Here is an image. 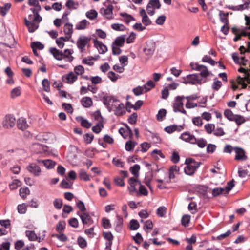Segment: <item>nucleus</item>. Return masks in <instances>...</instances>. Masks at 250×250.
Here are the masks:
<instances>
[{
    "label": "nucleus",
    "instance_id": "nucleus-1",
    "mask_svg": "<svg viewBox=\"0 0 250 250\" xmlns=\"http://www.w3.org/2000/svg\"><path fill=\"white\" fill-rule=\"evenodd\" d=\"M42 21V18L39 13H33L28 16V19L24 18V23L30 33L34 32L39 26V23Z\"/></svg>",
    "mask_w": 250,
    "mask_h": 250
},
{
    "label": "nucleus",
    "instance_id": "nucleus-2",
    "mask_svg": "<svg viewBox=\"0 0 250 250\" xmlns=\"http://www.w3.org/2000/svg\"><path fill=\"white\" fill-rule=\"evenodd\" d=\"M156 48V44L155 42L150 40L146 42L143 51L147 59H149L153 56Z\"/></svg>",
    "mask_w": 250,
    "mask_h": 250
},
{
    "label": "nucleus",
    "instance_id": "nucleus-3",
    "mask_svg": "<svg viewBox=\"0 0 250 250\" xmlns=\"http://www.w3.org/2000/svg\"><path fill=\"white\" fill-rule=\"evenodd\" d=\"M190 65L193 70L200 71V75L202 77L207 78L213 75L212 72L208 71L207 67L205 65H200L197 63H191Z\"/></svg>",
    "mask_w": 250,
    "mask_h": 250
},
{
    "label": "nucleus",
    "instance_id": "nucleus-4",
    "mask_svg": "<svg viewBox=\"0 0 250 250\" xmlns=\"http://www.w3.org/2000/svg\"><path fill=\"white\" fill-rule=\"evenodd\" d=\"M185 97L183 96H177L175 97L173 104V110L175 112H180L183 114H186L187 112L184 109V100Z\"/></svg>",
    "mask_w": 250,
    "mask_h": 250
},
{
    "label": "nucleus",
    "instance_id": "nucleus-5",
    "mask_svg": "<svg viewBox=\"0 0 250 250\" xmlns=\"http://www.w3.org/2000/svg\"><path fill=\"white\" fill-rule=\"evenodd\" d=\"M238 71L240 72L244 73V75L243 77H241L240 76L237 77V83L241 85L242 88H245L247 87V83H250V75L248 73L247 70L243 67H240Z\"/></svg>",
    "mask_w": 250,
    "mask_h": 250
},
{
    "label": "nucleus",
    "instance_id": "nucleus-6",
    "mask_svg": "<svg viewBox=\"0 0 250 250\" xmlns=\"http://www.w3.org/2000/svg\"><path fill=\"white\" fill-rule=\"evenodd\" d=\"M183 79L185 83L201 84L206 82V81L203 80L197 74L188 75L186 77H184Z\"/></svg>",
    "mask_w": 250,
    "mask_h": 250
},
{
    "label": "nucleus",
    "instance_id": "nucleus-7",
    "mask_svg": "<svg viewBox=\"0 0 250 250\" xmlns=\"http://www.w3.org/2000/svg\"><path fill=\"white\" fill-rule=\"evenodd\" d=\"M91 38L84 35L79 36L76 42V45L81 53L85 51V48L89 44Z\"/></svg>",
    "mask_w": 250,
    "mask_h": 250
},
{
    "label": "nucleus",
    "instance_id": "nucleus-8",
    "mask_svg": "<svg viewBox=\"0 0 250 250\" xmlns=\"http://www.w3.org/2000/svg\"><path fill=\"white\" fill-rule=\"evenodd\" d=\"M103 103L107 107L108 110L111 111L114 109L118 104L119 101L112 96H106L103 97Z\"/></svg>",
    "mask_w": 250,
    "mask_h": 250
},
{
    "label": "nucleus",
    "instance_id": "nucleus-9",
    "mask_svg": "<svg viewBox=\"0 0 250 250\" xmlns=\"http://www.w3.org/2000/svg\"><path fill=\"white\" fill-rule=\"evenodd\" d=\"M113 6L111 4H108L107 6H105L100 9V14L108 19H112L113 18Z\"/></svg>",
    "mask_w": 250,
    "mask_h": 250
},
{
    "label": "nucleus",
    "instance_id": "nucleus-10",
    "mask_svg": "<svg viewBox=\"0 0 250 250\" xmlns=\"http://www.w3.org/2000/svg\"><path fill=\"white\" fill-rule=\"evenodd\" d=\"M16 119L12 115H6L2 121V125L5 128H11L15 125Z\"/></svg>",
    "mask_w": 250,
    "mask_h": 250
},
{
    "label": "nucleus",
    "instance_id": "nucleus-11",
    "mask_svg": "<svg viewBox=\"0 0 250 250\" xmlns=\"http://www.w3.org/2000/svg\"><path fill=\"white\" fill-rule=\"evenodd\" d=\"M128 184L129 186L128 187V190L131 194L135 193L137 190V188L139 187L141 184L140 181L134 177L129 178Z\"/></svg>",
    "mask_w": 250,
    "mask_h": 250
},
{
    "label": "nucleus",
    "instance_id": "nucleus-12",
    "mask_svg": "<svg viewBox=\"0 0 250 250\" xmlns=\"http://www.w3.org/2000/svg\"><path fill=\"white\" fill-rule=\"evenodd\" d=\"M180 139L191 144H196L197 143V139L195 136L188 131L181 134Z\"/></svg>",
    "mask_w": 250,
    "mask_h": 250
},
{
    "label": "nucleus",
    "instance_id": "nucleus-13",
    "mask_svg": "<svg viewBox=\"0 0 250 250\" xmlns=\"http://www.w3.org/2000/svg\"><path fill=\"white\" fill-rule=\"evenodd\" d=\"M27 170L35 176H39L41 173V169L40 167L35 163H30L27 167Z\"/></svg>",
    "mask_w": 250,
    "mask_h": 250
},
{
    "label": "nucleus",
    "instance_id": "nucleus-14",
    "mask_svg": "<svg viewBox=\"0 0 250 250\" xmlns=\"http://www.w3.org/2000/svg\"><path fill=\"white\" fill-rule=\"evenodd\" d=\"M63 32L65 35L66 40H69L72 37L73 33V26L70 23H64Z\"/></svg>",
    "mask_w": 250,
    "mask_h": 250
},
{
    "label": "nucleus",
    "instance_id": "nucleus-15",
    "mask_svg": "<svg viewBox=\"0 0 250 250\" xmlns=\"http://www.w3.org/2000/svg\"><path fill=\"white\" fill-rule=\"evenodd\" d=\"M26 236L28 238L30 241H36L37 240L39 242H41L42 241L45 236V234H43L42 236L39 235L38 236L33 231L27 230L25 232Z\"/></svg>",
    "mask_w": 250,
    "mask_h": 250
},
{
    "label": "nucleus",
    "instance_id": "nucleus-16",
    "mask_svg": "<svg viewBox=\"0 0 250 250\" xmlns=\"http://www.w3.org/2000/svg\"><path fill=\"white\" fill-rule=\"evenodd\" d=\"M234 150L236 153L235 160L240 161H245L247 159V156L245 154V151L241 148L234 147Z\"/></svg>",
    "mask_w": 250,
    "mask_h": 250
},
{
    "label": "nucleus",
    "instance_id": "nucleus-17",
    "mask_svg": "<svg viewBox=\"0 0 250 250\" xmlns=\"http://www.w3.org/2000/svg\"><path fill=\"white\" fill-rule=\"evenodd\" d=\"M78 79V76L73 72H70L62 77L64 82L68 84L73 83Z\"/></svg>",
    "mask_w": 250,
    "mask_h": 250
},
{
    "label": "nucleus",
    "instance_id": "nucleus-18",
    "mask_svg": "<svg viewBox=\"0 0 250 250\" xmlns=\"http://www.w3.org/2000/svg\"><path fill=\"white\" fill-rule=\"evenodd\" d=\"M77 214L81 218L83 225H90L93 223V220L88 213L86 212H83L79 214V213L78 212Z\"/></svg>",
    "mask_w": 250,
    "mask_h": 250
},
{
    "label": "nucleus",
    "instance_id": "nucleus-19",
    "mask_svg": "<svg viewBox=\"0 0 250 250\" xmlns=\"http://www.w3.org/2000/svg\"><path fill=\"white\" fill-rule=\"evenodd\" d=\"M29 5L34 6V8H30L33 13H39L41 10V7L39 5L38 0H28Z\"/></svg>",
    "mask_w": 250,
    "mask_h": 250
},
{
    "label": "nucleus",
    "instance_id": "nucleus-20",
    "mask_svg": "<svg viewBox=\"0 0 250 250\" xmlns=\"http://www.w3.org/2000/svg\"><path fill=\"white\" fill-rule=\"evenodd\" d=\"M119 132L125 139H126L127 137L131 138L133 136L131 129L128 126L126 128H120L119 130Z\"/></svg>",
    "mask_w": 250,
    "mask_h": 250
},
{
    "label": "nucleus",
    "instance_id": "nucleus-21",
    "mask_svg": "<svg viewBox=\"0 0 250 250\" xmlns=\"http://www.w3.org/2000/svg\"><path fill=\"white\" fill-rule=\"evenodd\" d=\"M94 43L95 46L97 48L99 53L103 54L107 51V48L106 46L102 42L97 40H94Z\"/></svg>",
    "mask_w": 250,
    "mask_h": 250
},
{
    "label": "nucleus",
    "instance_id": "nucleus-22",
    "mask_svg": "<svg viewBox=\"0 0 250 250\" xmlns=\"http://www.w3.org/2000/svg\"><path fill=\"white\" fill-rule=\"evenodd\" d=\"M140 14L142 17V21L144 24L146 26H147L151 23V21L146 15L145 9H141L140 11Z\"/></svg>",
    "mask_w": 250,
    "mask_h": 250
},
{
    "label": "nucleus",
    "instance_id": "nucleus-23",
    "mask_svg": "<svg viewBox=\"0 0 250 250\" xmlns=\"http://www.w3.org/2000/svg\"><path fill=\"white\" fill-rule=\"evenodd\" d=\"M50 53L53 55L54 57L58 60H62V51L57 49L55 48H51L50 49Z\"/></svg>",
    "mask_w": 250,
    "mask_h": 250
},
{
    "label": "nucleus",
    "instance_id": "nucleus-24",
    "mask_svg": "<svg viewBox=\"0 0 250 250\" xmlns=\"http://www.w3.org/2000/svg\"><path fill=\"white\" fill-rule=\"evenodd\" d=\"M114 113L115 115L118 116H122L125 112L124 110V105L122 103H120L117 104L116 107H114Z\"/></svg>",
    "mask_w": 250,
    "mask_h": 250
},
{
    "label": "nucleus",
    "instance_id": "nucleus-25",
    "mask_svg": "<svg viewBox=\"0 0 250 250\" xmlns=\"http://www.w3.org/2000/svg\"><path fill=\"white\" fill-rule=\"evenodd\" d=\"M73 51L71 49H65L64 52H62V59H64L66 61L71 62L73 60V57L71 55Z\"/></svg>",
    "mask_w": 250,
    "mask_h": 250
},
{
    "label": "nucleus",
    "instance_id": "nucleus-26",
    "mask_svg": "<svg viewBox=\"0 0 250 250\" xmlns=\"http://www.w3.org/2000/svg\"><path fill=\"white\" fill-rule=\"evenodd\" d=\"M17 127L22 130L26 129L28 127V124L25 119L20 118L17 121Z\"/></svg>",
    "mask_w": 250,
    "mask_h": 250
},
{
    "label": "nucleus",
    "instance_id": "nucleus-27",
    "mask_svg": "<svg viewBox=\"0 0 250 250\" xmlns=\"http://www.w3.org/2000/svg\"><path fill=\"white\" fill-rule=\"evenodd\" d=\"M249 4V2H246L244 4H240L238 6H234L229 5L228 6H227V7L228 9L232 10L233 11L243 10L248 8Z\"/></svg>",
    "mask_w": 250,
    "mask_h": 250
},
{
    "label": "nucleus",
    "instance_id": "nucleus-28",
    "mask_svg": "<svg viewBox=\"0 0 250 250\" xmlns=\"http://www.w3.org/2000/svg\"><path fill=\"white\" fill-rule=\"evenodd\" d=\"M183 129L182 126H178L175 125H171L170 126H167L165 128L166 132L168 133H171L175 131H180Z\"/></svg>",
    "mask_w": 250,
    "mask_h": 250
},
{
    "label": "nucleus",
    "instance_id": "nucleus-29",
    "mask_svg": "<svg viewBox=\"0 0 250 250\" xmlns=\"http://www.w3.org/2000/svg\"><path fill=\"white\" fill-rule=\"evenodd\" d=\"M136 195L137 196H147L148 192L146 187L142 184L139 187V190H136L135 192Z\"/></svg>",
    "mask_w": 250,
    "mask_h": 250
},
{
    "label": "nucleus",
    "instance_id": "nucleus-30",
    "mask_svg": "<svg viewBox=\"0 0 250 250\" xmlns=\"http://www.w3.org/2000/svg\"><path fill=\"white\" fill-rule=\"evenodd\" d=\"M186 164H188L189 166H193L192 168H194L195 170L197 168H198L200 165V163L197 162L195 161L192 158H188L186 159L185 161Z\"/></svg>",
    "mask_w": 250,
    "mask_h": 250
},
{
    "label": "nucleus",
    "instance_id": "nucleus-31",
    "mask_svg": "<svg viewBox=\"0 0 250 250\" xmlns=\"http://www.w3.org/2000/svg\"><path fill=\"white\" fill-rule=\"evenodd\" d=\"M89 24V22L86 20H83L78 22L75 26V29L78 30H83L86 28L87 25Z\"/></svg>",
    "mask_w": 250,
    "mask_h": 250
},
{
    "label": "nucleus",
    "instance_id": "nucleus-32",
    "mask_svg": "<svg viewBox=\"0 0 250 250\" xmlns=\"http://www.w3.org/2000/svg\"><path fill=\"white\" fill-rule=\"evenodd\" d=\"M126 37L125 35H123L121 36L118 37L116 38L114 42H113V44L119 46H122L125 42Z\"/></svg>",
    "mask_w": 250,
    "mask_h": 250
},
{
    "label": "nucleus",
    "instance_id": "nucleus-33",
    "mask_svg": "<svg viewBox=\"0 0 250 250\" xmlns=\"http://www.w3.org/2000/svg\"><path fill=\"white\" fill-rule=\"evenodd\" d=\"M82 104L85 107H89L92 105V99L88 97H84L82 100Z\"/></svg>",
    "mask_w": 250,
    "mask_h": 250
},
{
    "label": "nucleus",
    "instance_id": "nucleus-34",
    "mask_svg": "<svg viewBox=\"0 0 250 250\" xmlns=\"http://www.w3.org/2000/svg\"><path fill=\"white\" fill-rule=\"evenodd\" d=\"M11 5L9 3L5 4L3 7L0 6V14L2 16H5L11 8Z\"/></svg>",
    "mask_w": 250,
    "mask_h": 250
},
{
    "label": "nucleus",
    "instance_id": "nucleus-35",
    "mask_svg": "<svg viewBox=\"0 0 250 250\" xmlns=\"http://www.w3.org/2000/svg\"><path fill=\"white\" fill-rule=\"evenodd\" d=\"M136 143L132 141L131 140L127 141L125 145V150L127 151H130L134 149Z\"/></svg>",
    "mask_w": 250,
    "mask_h": 250
},
{
    "label": "nucleus",
    "instance_id": "nucleus-36",
    "mask_svg": "<svg viewBox=\"0 0 250 250\" xmlns=\"http://www.w3.org/2000/svg\"><path fill=\"white\" fill-rule=\"evenodd\" d=\"M77 121L80 122L81 124L83 126L86 128H90L92 125L90 123L88 122V121L87 120L84 119L82 117H80L79 118H77Z\"/></svg>",
    "mask_w": 250,
    "mask_h": 250
},
{
    "label": "nucleus",
    "instance_id": "nucleus-37",
    "mask_svg": "<svg viewBox=\"0 0 250 250\" xmlns=\"http://www.w3.org/2000/svg\"><path fill=\"white\" fill-rule=\"evenodd\" d=\"M79 178L85 181H88L90 180L89 175L83 169H81L79 171Z\"/></svg>",
    "mask_w": 250,
    "mask_h": 250
},
{
    "label": "nucleus",
    "instance_id": "nucleus-38",
    "mask_svg": "<svg viewBox=\"0 0 250 250\" xmlns=\"http://www.w3.org/2000/svg\"><path fill=\"white\" fill-rule=\"evenodd\" d=\"M155 84L152 80H149L143 86L145 89V92H147L152 89Z\"/></svg>",
    "mask_w": 250,
    "mask_h": 250
},
{
    "label": "nucleus",
    "instance_id": "nucleus-39",
    "mask_svg": "<svg viewBox=\"0 0 250 250\" xmlns=\"http://www.w3.org/2000/svg\"><path fill=\"white\" fill-rule=\"evenodd\" d=\"M228 14H225L220 11L219 13L220 20L224 24L229 25V21L227 18Z\"/></svg>",
    "mask_w": 250,
    "mask_h": 250
},
{
    "label": "nucleus",
    "instance_id": "nucleus-40",
    "mask_svg": "<svg viewBox=\"0 0 250 250\" xmlns=\"http://www.w3.org/2000/svg\"><path fill=\"white\" fill-rule=\"evenodd\" d=\"M120 15L124 18V21L127 23H128L131 21L135 20L131 15H129L126 13H121Z\"/></svg>",
    "mask_w": 250,
    "mask_h": 250
},
{
    "label": "nucleus",
    "instance_id": "nucleus-41",
    "mask_svg": "<svg viewBox=\"0 0 250 250\" xmlns=\"http://www.w3.org/2000/svg\"><path fill=\"white\" fill-rule=\"evenodd\" d=\"M20 195L23 199L26 198L27 195L29 194L30 190L28 188H22L20 189Z\"/></svg>",
    "mask_w": 250,
    "mask_h": 250
},
{
    "label": "nucleus",
    "instance_id": "nucleus-42",
    "mask_svg": "<svg viewBox=\"0 0 250 250\" xmlns=\"http://www.w3.org/2000/svg\"><path fill=\"white\" fill-rule=\"evenodd\" d=\"M69 40H66L65 37H61L56 40V42L58 46L60 48H62L64 45V42H67Z\"/></svg>",
    "mask_w": 250,
    "mask_h": 250
},
{
    "label": "nucleus",
    "instance_id": "nucleus-43",
    "mask_svg": "<svg viewBox=\"0 0 250 250\" xmlns=\"http://www.w3.org/2000/svg\"><path fill=\"white\" fill-rule=\"evenodd\" d=\"M222 86V83L221 81L215 78L214 79V82L211 85L213 89L218 91Z\"/></svg>",
    "mask_w": 250,
    "mask_h": 250
},
{
    "label": "nucleus",
    "instance_id": "nucleus-44",
    "mask_svg": "<svg viewBox=\"0 0 250 250\" xmlns=\"http://www.w3.org/2000/svg\"><path fill=\"white\" fill-rule=\"evenodd\" d=\"M232 121H235L237 125H240L244 123L246 120L242 116L235 115Z\"/></svg>",
    "mask_w": 250,
    "mask_h": 250
},
{
    "label": "nucleus",
    "instance_id": "nucleus-45",
    "mask_svg": "<svg viewBox=\"0 0 250 250\" xmlns=\"http://www.w3.org/2000/svg\"><path fill=\"white\" fill-rule=\"evenodd\" d=\"M74 73L77 75H82L84 72V69L82 65H79L74 67Z\"/></svg>",
    "mask_w": 250,
    "mask_h": 250
},
{
    "label": "nucleus",
    "instance_id": "nucleus-46",
    "mask_svg": "<svg viewBox=\"0 0 250 250\" xmlns=\"http://www.w3.org/2000/svg\"><path fill=\"white\" fill-rule=\"evenodd\" d=\"M148 3L154 9H160L161 6L159 0H150Z\"/></svg>",
    "mask_w": 250,
    "mask_h": 250
},
{
    "label": "nucleus",
    "instance_id": "nucleus-47",
    "mask_svg": "<svg viewBox=\"0 0 250 250\" xmlns=\"http://www.w3.org/2000/svg\"><path fill=\"white\" fill-rule=\"evenodd\" d=\"M21 183L20 180L15 179L13 181L12 183L9 184V188L11 190H14L17 188L21 186Z\"/></svg>",
    "mask_w": 250,
    "mask_h": 250
},
{
    "label": "nucleus",
    "instance_id": "nucleus-48",
    "mask_svg": "<svg viewBox=\"0 0 250 250\" xmlns=\"http://www.w3.org/2000/svg\"><path fill=\"white\" fill-rule=\"evenodd\" d=\"M193 166H190L188 164H187V166L184 168L185 173L187 175H191L193 174L195 170L192 168Z\"/></svg>",
    "mask_w": 250,
    "mask_h": 250
},
{
    "label": "nucleus",
    "instance_id": "nucleus-49",
    "mask_svg": "<svg viewBox=\"0 0 250 250\" xmlns=\"http://www.w3.org/2000/svg\"><path fill=\"white\" fill-rule=\"evenodd\" d=\"M167 212V208L164 206L160 207L157 210V214L158 216L163 217L165 216Z\"/></svg>",
    "mask_w": 250,
    "mask_h": 250
},
{
    "label": "nucleus",
    "instance_id": "nucleus-50",
    "mask_svg": "<svg viewBox=\"0 0 250 250\" xmlns=\"http://www.w3.org/2000/svg\"><path fill=\"white\" fill-rule=\"evenodd\" d=\"M204 128L208 134H211L215 129V125L213 124H207L204 126Z\"/></svg>",
    "mask_w": 250,
    "mask_h": 250
},
{
    "label": "nucleus",
    "instance_id": "nucleus-51",
    "mask_svg": "<svg viewBox=\"0 0 250 250\" xmlns=\"http://www.w3.org/2000/svg\"><path fill=\"white\" fill-rule=\"evenodd\" d=\"M86 16L88 19L94 20L97 18V12L94 10H91L86 12Z\"/></svg>",
    "mask_w": 250,
    "mask_h": 250
},
{
    "label": "nucleus",
    "instance_id": "nucleus-52",
    "mask_svg": "<svg viewBox=\"0 0 250 250\" xmlns=\"http://www.w3.org/2000/svg\"><path fill=\"white\" fill-rule=\"evenodd\" d=\"M62 199L57 198L53 201V205L57 209H60L62 207Z\"/></svg>",
    "mask_w": 250,
    "mask_h": 250
},
{
    "label": "nucleus",
    "instance_id": "nucleus-53",
    "mask_svg": "<svg viewBox=\"0 0 250 250\" xmlns=\"http://www.w3.org/2000/svg\"><path fill=\"white\" fill-rule=\"evenodd\" d=\"M224 115L229 120L232 121L235 115L230 110L226 109L224 111Z\"/></svg>",
    "mask_w": 250,
    "mask_h": 250
},
{
    "label": "nucleus",
    "instance_id": "nucleus-54",
    "mask_svg": "<svg viewBox=\"0 0 250 250\" xmlns=\"http://www.w3.org/2000/svg\"><path fill=\"white\" fill-rule=\"evenodd\" d=\"M144 90L143 86H138L133 88L132 91L136 96H139L143 93Z\"/></svg>",
    "mask_w": 250,
    "mask_h": 250
},
{
    "label": "nucleus",
    "instance_id": "nucleus-55",
    "mask_svg": "<svg viewBox=\"0 0 250 250\" xmlns=\"http://www.w3.org/2000/svg\"><path fill=\"white\" fill-rule=\"evenodd\" d=\"M202 61L203 62L209 63L212 66L215 65L216 64L215 61H214L211 58V57L208 55H205L204 57H203Z\"/></svg>",
    "mask_w": 250,
    "mask_h": 250
},
{
    "label": "nucleus",
    "instance_id": "nucleus-56",
    "mask_svg": "<svg viewBox=\"0 0 250 250\" xmlns=\"http://www.w3.org/2000/svg\"><path fill=\"white\" fill-rule=\"evenodd\" d=\"M193 124L198 127H201L203 125V122L202 119L200 117H195L192 119Z\"/></svg>",
    "mask_w": 250,
    "mask_h": 250
},
{
    "label": "nucleus",
    "instance_id": "nucleus-57",
    "mask_svg": "<svg viewBox=\"0 0 250 250\" xmlns=\"http://www.w3.org/2000/svg\"><path fill=\"white\" fill-rule=\"evenodd\" d=\"M43 165L47 168H52L55 165V163L49 159L44 160Z\"/></svg>",
    "mask_w": 250,
    "mask_h": 250
},
{
    "label": "nucleus",
    "instance_id": "nucleus-58",
    "mask_svg": "<svg viewBox=\"0 0 250 250\" xmlns=\"http://www.w3.org/2000/svg\"><path fill=\"white\" fill-rule=\"evenodd\" d=\"M27 207L25 204L19 205L17 207L18 212L20 214H24L27 210Z\"/></svg>",
    "mask_w": 250,
    "mask_h": 250
},
{
    "label": "nucleus",
    "instance_id": "nucleus-59",
    "mask_svg": "<svg viewBox=\"0 0 250 250\" xmlns=\"http://www.w3.org/2000/svg\"><path fill=\"white\" fill-rule=\"evenodd\" d=\"M111 27L116 31H124L125 29V26L122 24L114 23L111 25Z\"/></svg>",
    "mask_w": 250,
    "mask_h": 250
},
{
    "label": "nucleus",
    "instance_id": "nucleus-60",
    "mask_svg": "<svg viewBox=\"0 0 250 250\" xmlns=\"http://www.w3.org/2000/svg\"><path fill=\"white\" fill-rule=\"evenodd\" d=\"M139 227V224L136 220L132 219L130 222V228L131 230H136Z\"/></svg>",
    "mask_w": 250,
    "mask_h": 250
},
{
    "label": "nucleus",
    "instance_id": "nucleus-61",
    "mask_svg": "<svg viewBox=\"0 0 250 250\" xmlns=\"http://www.w3.org/2000/svg\"><path fill=\"white\" fill-rule=\"evenodd\" d=\"M190 220V216L189 215H184L181 220L182 224L184 226H187Z\"/></svg>",
    "mask_w": 250,
    "mask_h": 250
},
{
    "label": "nucleus",
    "instance_id": "nucleus-62",
    "mask_svg": "<svg viewBox=\"0 0 250 250\" xmlns=\"http://www.w3.org/2000/svg\"><path fill=\"white\" fill-rule=\"evenodd\" d=\"M42 85L44 90L46 92H49L50 90V83L48 80L44 79L42 81Z\"/></svg>",
    "mask_w": 250,
    "mask_h": 250
},
{
    "label": "nucleus",
    "instance_id": "nucleus-63",
    "mask_svg": "<svg viewBox=\"0 0 250 250\" xmlns=\"http://www.w3.org/2000/svg\"><path fill=\"white\" fill-rule=\"evenodd\" d=\"M21 94V90L19 87H16L13 89L11 92V97L14 98L17 96H20Z\"/></svg>",
    "mask_w": 250,
    "mask_h": 250
},
{
    "label": "nucleus",
    "instance_id": "nucleus-64",
    "mask_svg": "<svg viewBox=\"0 0 250 250\" xmlns=\"http://www.w3.org/2000/svg\"><path fill=\"white\" fill-rule=\"evenodd\" d=\"M103 127V125L102 123H98L96 125L93 126L92 131L96 133H99Z\"/></svg>",
    "mask_w": 250,
    "mask_h": 250
}]
</instances>
